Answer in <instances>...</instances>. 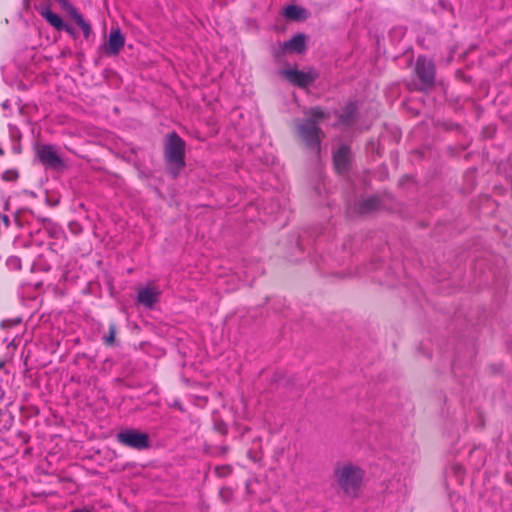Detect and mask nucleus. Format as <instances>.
Masks as SVG:
<instances>
[{"label": "nucleus", "instance_id": "obj_11", "mask_svg": "<svg viewBox=\"0 0 512 512\" xmlns=\"http://www.w3.org/2000/svg\"><path fill=\"white\" fill-rule=\"evenodd\" d=\"M38 157L43 164L49 167L57 168L62 165V160L50 145H42L39 147Z\"/></svg>", "mask_w": 512, "mask_h": 512}, {"label": "nucleus", "instance_id": "obj_13", "mask_svg": "<svg viewBox=\"0 0 512 512\" xmlns=\"http://www.w3.org/2000/svg\"><path fill=\"white\" fill-rule=\"evenodd\" d=\"M305 41L306 38L303 34H297L284 44V48L292 52L302 53L306 49Z\"/></svg>", "mask_w": 512, "mask_h": 512}, {"label": "nucleus", "instance_id": "obj_4", "mask_svg": "<svg viewBox=\"0 0 512 512\" xmlns=\"http://www.w3.org/2000/svg\"><path fill=\"white\" fill-rule=\"evenodd\" d=\"M116 440L121 445L135 450H145L151 446L149 435L137 429L121 430L117 433Z\"/></svg>", "mask_w": 512, "mask_h": 512}, {"label": "nucleus", "instance_id": "obj_19", "mask_svg": "<svg viewBox=\"0 0 512 512\" xmlns=\"http://www.w3.org/2000/svg\"><path fill=\"white\" fill-rule=\"evenodd\" d=\"M231 471H232V469L230 466H223V467L216 468V473L222 477L227 476L228 474L231 473Z\"/></svg>", "mask_w": 512, "mask_h": 512}, {"label": "nucleus", "instance_id": "obj_10", "mask_svg": "<svg viewBox=\"0 0 512 512\" xmlns=\"http://www.w3.org/2000/svg\"><path fill=\"white\" fill-rule=\"evenodd\" d=\"M160 291L154 286L142 287L138 290L137 301L139 304L152 308L159 300Z\"/></svg>", "mask_w": 512, "mask_h": 512}, {"label": "nucleus", "instance_id": "obj_1", "mask_svg": "<svg viewBox=\"0 0 512 512\" xmlns=\"http://www.w3.org/2000/svg\"><path fill=\"white\" fill-rule=\"evenodd\" d=\"M305 119L296 123L297 136L307 146L319 150L324 133L319 127L320 122L327 119L329 114L322 108L316 106L304 111Z\"/></svg>", "mask_w": 512, "mask_h": 512}, {"label": "nucleus", "instance_id": "obj_16", "mask_svg": "<svg viewBox=\"0 0 512 512\" xmlns=\"http://www.w3.org/2000/svg\"><path fill=\"white\" fill-rule=\"evenodd\" d=\"M379 199L376 197H370L365 199L360 203L359 211L360 213H368L370 211L375 210L379 206Z\"/></svg>", "mask_w": 512, "mask_h": 512}, {"label": "nucleus", "instance_id": "obj_12", "mask_svg": "<svg viewBox=\"0 0 512 512\" xmlns=\"http://www.w3.org/2000/svg\"><path fill=\"white\" fill-rule=\"evenodd\" d=\"M349 148L347 146H341L333 156L334 167L338 173H344L349 164Z\"/></svg>", "mask_w": 512, "mask_h": 512}, {"label": "nucleus", "instance_id": "obj_17", "mask_svg": "<svg viewBox=\"0 0 512 512\" xmlns=\"http://www.w3.org/2000/svg\"><path fill=\"white\" fill-rule=\"evenodd\" d=\"M1 178L3 181L13 182L19 178V172L17 169H7L2 173Z\"/></svg>", "mask_w": 512, "mask_h": 512}, {"label": "nucleus", "instance_id": "obj_6", "mask_svg": "<svg viewBox=\"0 0 512 512\" xmlns=\"http://www.w3.org/2000/svg\"><path fill=\"white\" fill-rule=\"evenodd\" d=\"M60 7L68 13V15L75 21V23L81 29L85 39H89L93 35V29L91 24L84 19L79 10L74 7L69 0H56Z\"/></svg>", "mask_w": 512, "mask_h": 512}, {"label": "nucleus", "instance_id": "obj_14", "mask_svg": "<svg viewBox=\"0 0 512 512\" xmlns=\"http://www.w3.org/2000/svg\"><path fill=\"white\" fill-rule=\"evenodd\" d=\"M284 16L290 20H301L307 18L306 9L297 5H288L284 9Z\"/></svg>", "mask_w": 512, "mask_h": 512}, {"label": "nucleus", "instance_id": "obj_5", "mask_svg": "<svg viewBox=\"0 0 512 512\" xmlns=\"http://www.w3.org/2000/svg\"><path fill=\"white\" fill-rule=\"evenodd\" d=\"M282 75L293 85L305 88L312 84L318 78V72L315 69L308 71H300L297 69H286L282 71Z\"/></svg>", "mask_w": 512, "mask_h": 512}, {"label": "nucleus", "instance_id": "obj_7", "mask_svg": "<svg viewBox=\"0 0 512 512\" xmlns=\"http://www.w3.org/2000/svg\"><path fill=\"white\" fill-rule=\"evenodd\" d=\"M415 72L425 87H430L435 79V66L431 60L419 56L416 61Z\"/></svg>", "mask_w": 512, "mask_h": 512}, {"label": "nucleus", "instance_id": "obj_15", "mask_svg": "<svg viewBox=\"0 0 512 512\" xmlns=\"http://www.w3.org/2000/svg\"><path fill=\"white\" fill-rule=\"evenodd\" d=\"M355 114H356V105L354 103H349L345 107L343 113L340 115V121L343 124H350L354 120Z\"/></svg>", "mask_w": 512, "mask_h": 512}, {"label": "nucleus", "instance_id": "obj_18", "mask_svg": "<svg viewBox=\"0 0 512 512\" xmlns=\"http://www.w3.org/2000/svg\"><path fill=\"white\" fill-rule=\"evenodd\" d=\"M115 333H116V330H115V327L112 325L109 329V334L104 336V343L108 346H111L114 344V341H115Z\"/></svg>", "mask_w": 512, "mask_h": 512}, {"label": "nucleus", "instance_id": "obj_9", "mask_svg": "<svg viewBox=\"0 0 512 512\" xmlns=\"http://www.w3.org/2000/svg\"><path fill=\"white\" fill-rule=\"evenodd\" d=\"M39 14L47 21L49 25H51L56 30H64L72 38H77L78 35L75 29L65 24L62 18L58 14L52 12L48 6L41 7V9L39 10Z\"/></svg>", "mask_w": 512, "mask_h": 512}, {"label": "nucleus", "instance_id": "obj_22", "mask_svg": "<svg viewBox=\"0 0 512 512\" xmlns=\"http://www.w3.org/2000/svg\"><path fill=\"white\" fill-rule=\"evenodd\" d=\"M173 406H174V407H177L180 411H183V407H182V405H181L179 402H177V401H176V402L173 404Z\"/></svg>", "mask_w": 512, "mask_h": 512}, {"label": "nucleus", "instance_id": "obj_20", "mask_svg": "<svg viewBox=\"0 0 512 512\" xmlns=\"http://www.w3.org/2000/svg\"><path fill=\"white\" fill-rule=\"evenodd\" d=\"M3 225L4 228H8L10 225V221L7 215L0 214V225Z\"/></svg>", "mask_w": 512, "mask_h": 512}, {"label": "nucleus", "instance_id": "obj_23", "mask_svg": "<svg viewBox=\"0 0 512 512\" xmlns=\"http://www.w3.org/2000/svg\"><path fill=\"white\" fill-rule=\"evenodd\" d=\"M4 155V150L2 148H0V156H3Z\"/></svg>", "mask_w": 512, "mask_h": 512}, {"label": "nucleus", "instance_id": "obj_3", "mask_svg": "<svg viewBox=\"0 0 512 512\" xmlns=\"http://www.w3.org/2000/svg\"><path fill=\"white\" fill-rule=\"evenodd\" d=\"M185 146V141L176 132L168 135L164 157L174 177L185 167Z\"/></svg>", "mask_w": 512, "mask_h": 512}, {"label": "nucleus", "instance_id": "obj_8", "mask_svg": "<svg viewBox=\"0 0 512 512\" xmlns=\"http://www.w3.org/2000/svg\"><path fill=\"white\" fill-rule=\"evenodd\" d=\"M125 45V37L121 30L117 27L111 29L107 41L102 45V50L107 56H116L120 53Z\"/></svg>", "mask_w": 512, "mask_h": 512}, {"label": "nucleus", "instance_id": "obj_21", "mask_svg": "<svg viewBox=\"0 0 512 512\" xmlns=\"http://www.w3.org/2000/svg\"><path fill=\"white\" fill-rule=\"evenodd\" d=\"M14 220L16 222V224L21 227V222H20V215L19 213H16L15 216H14Z\"/></svg>", "mask_w": 512, "mask_h": 512}, {"label": "nucleus", "instance_id": "obj_2", "mask_svg": "<svg viewBox=\"0 0 512 512\" xmlns=\"http://www.w3.org/2000/svg\"><path fill=\"white\" fill-rule=\"evenodd\" d=\"M365 472L351 463L338 465L334 469V478L343 494L349 498H358L361 494Z\"/></svg>", "mask_w": 512, "mask_h": 512}]
</instances>
